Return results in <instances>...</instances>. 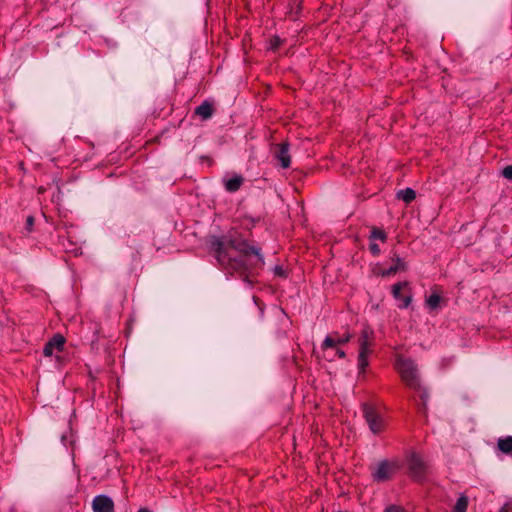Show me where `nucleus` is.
Listing matches in <instances>:
<instances>
[{"label":"nucleus","mask_w":512,"mask_h":512,"mask_svg":"<svg viewBox=\"0 0 512 512\" xmlns=\"http://www.w3.org/2000/svg\"><path fill=\"white\" fill-rule=\"evenodd\" d=\"M65 344V338L61 334L54 335L44 346L45 356H52L55 351H62Z\"/></svg>","instance_id":"9"},{"label":"nucleus","mask_w":512,"mask_h":512,"mask_svg":"<svg viewBox=\"0 0 512 512\" xmlns=\"http://www.w3.org/2000/svg\"><path fill=\"white\" fill-rule=\"evenodd\" d=\"M468 508V498L465 495H461L453 508V512H466Z\"/></svg>","instance_id":"18"},{"label":"nucleus","mask_w":512,"mask_h":512,"mask_svg":"<svg viewBox=\"0 0 512 512\" xmlns=\"http://www.w3.org/2000/svg\"><path fill=\"white\" fill-rule=\"evenodd\" d=\"M259 314H260V317L262 318L263 315H264V309L262 307L259 306Z\"/></svg>","instance_id":"28"},{"label":"nucleus","mask_w":512,"mask_h":512,"mask_svg":"<svg viewBox=\"0 0 512 512\" xmlns=\"http://www.w3.org/2000/svg\"><path fill=\"white\" fill-rule=\"evenodd\" d=\"M502 175H503V177H505L506 179H508V180H512V165H508V166H506V167L502 170Z\"/></svg>","instance_id":"23"},{"label":"nucleus","mask_w":512,"mask_h":512,"mask_svg":"<svg viewBox=\"0 0 512 512\" xmlns=\"http://www.w3.org/2000/svg\"><path fill=\"white\" fill-rule=\"evenodd\" d=\"M276 159L279 161L282 168H288L291 163V158L289 155V144L281 143L278 146V151L276 153Z\"/></svg>","instance_id":"10"},{"label":"nucleus","mask_w":512,"mask_h":512,"mask_svg":"<svg viewBox=\"0 0 512 512\" xmlns=\"http://www.w3.org/2000/svg\"><path fill=\"white\" fill-rule=\"evenodd\" d=\"M373 336V331L369 328H365L362 330L360 338H359V349L371 350V339Z\"/></svg>","instance_id":"15"},{"label":"nucleus","mask_w":512,"mask_h":512,"mask_svg":"<svg viewBox=\"0 0 512 512\" xmlns=\"http://www.w3.org/2000/svg\"><path fill=\"white\" fill-rule=\"evenodd\" d=\"M499 512H505L504 510H499Z\"/></svg>","instance_id":"32"},{"label":"nucleus","mask_w":512,"mask_h":512,"mask_svg":"<svg viewBox=\"0 0 512 512\" xmlns=\"http://www.w3.org/2000/svg\"><path fill=\"white\" fill-rule=\"evenodd\" d=\"M407 465L409 474L413 479L421 481L425 477L426 464L420 454L411 453L407 459Z\"/></svg>","instance_id":"5"},{"label":"nucleus","mask_w":512,"mask_h":512,"mask_svg":"<svg viewBox=\"0 0 512 512\" xmlns=\"http://www.w3.org/2000/svg\"><path fill=\"white\" fill-rule=\"evenodd\" d=\"M395 368L401 376L402 381L411 389L420 387L419 375L415 363L411 359L398 357Z\"/></svg>","instance_id":"2"},{"label":"nucleus","mask_w":512,"mask_h":512,"mask_svg":"<svg viewBox=\"0 0 512 512\" xmlns=\"http://www.w3.org/2000/svg\"><path fill=\"white\" fill-rule=\"evenodd\" d=\"M281 44H282V40L280 39V37L274 36L270 40V49L276 50L277 48H279L281 46Z\"/></svg>","instance_id":"21"},{"label":"nucleus","mask_w":512,"mask_h":512,"mask_svg":"<svg viewBox=\"0 0 512 512\" xmlns=\"http://www.w3.org/2000/svg\"><path fill=\"white\" fill-rule=\"evenodd\" d=\"M497 448L503 454L512 457V436L500 437L497 440Z\"/></svg>","instance_id":"12"},{"label":"nucleus","mask_w":512,"mask_h":512,"mask_svg":"<svg viewBox=\"0 0 512 512\" xmlns=\"http://www.w3.org/2000/svg\"><path fill=\"white\" fill-rule=\"evenodd\" d=\"M383 512H406L405 509L401 506L391 504L387 506Z\"/></svg>","instance_id":"22"},{"label":"nucleus","mask_w":512,"mask_h":512,"mask_svg":"<svg viewBox=\"0 0 512 512\" xmlns=\"http://www.w3.org/2000/svg\"><path fill=\"white\" fill-rule=\"evenodd\" d=\"M33 223H34V219H33V217H32V216H29V217L27 218V226L30 228V227H32V226H33Z\"/></svg>","instance_id":"27"},{"label":"nucleus","mask_w":512,"mask_h":512,"mask_svg":"<svg viewBox=\"0 0 512 512\" xmlns=\"http://www.w3.org/2000/svg\"><path fill=\"white\" fill-rule=\"evenodd\" d=\"M352 338V335L348 332L344 334H340L338 332H333L330 335H327L321 344L322 350H327L329 348H334L336 345H343L349 342Z\"/></svg>","instance_id":"6"},{"label":"nucleus","mask_w":512,"mask_h":512,"mask_svg":"<svg viewBox=\"0 0 512 512\" xmlns=\"http://www.w3.org/2000/svg\"><path fill=\"white\" fill-rule=\"evenodd\" d=\"M370 239L385 242L387 239V235L382 229L375 227L371 230Z\"/></svg>","instance_id":"20"},{"label":"nucleus","mask_w":512,"mask_h":512,"mask_svg":"<svg viewBox=\"0 0 512 512\" xmlns=\"http://www.w3.org/2000/svg\"><path fill=\"white\" fill-rule=\"evenodd\" d=\"M371 350L359 349L358 355V368L361 372H364L366 367L369 365L368 356L370 355Z\"/></svg>","instance_id":"17"},{"label":"nucleus","mask_w":512,"mask_h":512,"mask_svg":"<svg viewBox=\"0 0 512 512\" xmlns=\"http://www.w3.org/2000/svg\"><path fill=\"white\" fill-rule=\"evenodd\" d=\"M500 510H504L505 512H512V499L508 500Z\"/></svg>","instance_id":"25"},{"label":"nucleus","mask_w":512,"mask_h":512,"mask_svg":"<svg viewBox=\"0 0 512 512\" xmlns=\"http://www.w3.org/2000/svg\"><path fill=\"white\" fill-rule=\"evenodd\" d=\"M405 269H406V263L401 258L396 257L394 259V264L392 266H390L388 269L381 271V276L388 277L390 275L397 273L400 270H405Z\"/></svg>","instance_id":"13"},{"label":"nucleus","mask_w":512,"mask_h":512,"mask_svg":"<svg viewBox=\"0 0 512 512\" xmlns=\"http://www.w3.org/2000/svg\"><path fill=\"white\" fill-rule=\"evenodd\" d=\"M407 285H408L407 282H398V283L394 284L391 289L392 295H393L394 299L398 302L397 305L400 309L407 308L411 304V301H412L411 295L402 296V294H401V289Z\"/></svg>","instance_id":"8"},{"label":"nucleus","mask_w":512,"mask_h":512,"mask_svg":"<svg viewBox=\"0 0 512 512\" xmlns=\"http://www.w3.org/2000/svg\"><path fill=\"white\" fill-rule=\"evenodd\" d=\"M93 512H114L113 500L104 494L94 497L92 501Z\"/></svg>","instance_id":"7"},{"label":"nucleus","mask_w":512,"mask_h":512,"mask_svg":"<svg viewBox=\"0 0 512 512\" xmlns=\"http://www.w3.org/2000/svg\"><path fill=\"white\" fill-rule=\"evenodd\" d=\"M369 249H370V252L372 253V255H374V256H378L381 251L379 245L374 242L370 243Z\"/></svg>","instance_id":"24"},{"label":"nucleus","mask_w":512,"mask_h":512,"mask_svg":"<svg viewBox=\"0 0 512 512\" xmlns=\"http://www.w3.org/2000/svg\"><path fill=\"white\" fill-rule=\"evenodd\" d=\"M364 419L374 435H378L386 429L387 419L374 406L368 403L362 405Z\"/></svg>","instance_id":"3"},{"label":"nucleus","mask_w":512,"mask_h":512,"mask_svg":"<svg viewBox=\"0 0 512 512\" xmlns=\"http://www.w3.org/2000/svg\"><path fill=\"white\" fill-rule=\"evenodd\" d=\"M195 114L200 116L203 120L209 119L213 114L212 105L207 101H203L196 107Z\"/></svg>","instance_id":"14"},{"label":"nucleus","mask_w":512,"mask_h":512,"mask_svg":"<svg viewBox=\"0 0 512 512\" xmlns=\"http://www.w3.org/2000/svg\"><path fill=\"white\" fill-rule=\"evenodd\" d=\"M243 177L241 175H234L231 178L224 179V187L227 192L234 193L240 189L243 184Z\"/></svg>","instance_id":"11"},{"label":"nucleus","mask_w":512,"mask_h":512,"mask_svg":"<svg viewBox=\"0 0 512 512\" xmlns=\"http://www.w3.org/2000/svg\"><path fill=\"white\" fill-rule=\"evenodd\" d=\"M441 301L440 295L433 293L426 299V305L430 310H436Z\"/></svg>","instance_id":"19"},{"label":"nucleus","mask_w":512,"mask_h":512,"mask_svg":"<svg viewBox=\"0 0 512 512\" xmlns=\"http://www.w3.org/2000/svg\"><path fill=\"white\" fill-rule=\"evenodd\" d=\"M212 250L220 266L229 273L245 274L247 264L245 258L249 254H254L263 264L264 258L261 249L249 244V242L240 237L226 236L223 239H217L212 243Z\"/></svg>","instance_id":"1"},{"label":"nucleus","mask_w":512,"mask_h":512,"mask_svg":"<svg viewBox=\"0 0 512 512\" xmlns=\"http://www.w3.org/2000/svg\"><path fill=\"white\" fill-rule=\"evenodd\" d=\"M253 300H254L255 304L258 305L256 297H253Z\"/></svg>","instance_id":"31"},{"label":"nucleus","mask_w":512,"mask_h":512,"mask_svg":"<svg viewBox=\"0 0 512 512\" xmlns=\"http://www.w3.org/2000/svg\"><path fill=\"white\" fill-rule=\"evenodd\" d=\"M336 355L338 356V358L340 359H343L345 358L346 354H345V351L342 350V349H336Z\"/></svg>","instance_id":"26"},{"label":"nucleus","mask_w":512,"mask_h":512,"mask_svg":"<svg viewBox=\"0 0 512 512\" xmlns=\"http://www.w3.org/2000/svg\"><path fill=\"white\" fill-rule=\"evenodd\" d=\"M137 512H150L147 508H140Z\"/></svg>","instance_id":"29"},{"label":"nucleus","mask_w":512,"mask_h":512,"mask_svg":"<svg viewBox=\"0 0 512 512\" xmlns=\"http://www.w3.org/2000/svg\"><path fill=\"white\" fill-rule=\"evenodd\" d=\"M397 198L405 203H411L416 198V192L412 188H405L397 192Z\"/></svg>","instance_id":"16"},{"label":"nucleus","mask_w":512,"mask_h":512,"mask_svg":"<svg viewBox=\"0 0 512 512\" xmlns=\"http://www.w3.org/2000/svg\"><path fill=\"white\" fill-rule=\"evenodd\" d=\"M399 468L397 460H381L371 468L372 479L378 483L388 481L392 479Z\"/></svg>","instance_id":"4"},{"label":"nucleus","mask_w":512,"mask_h":512,"mask_svg":"<svg viewBox=\"0 0 512 512\" xmlns=\"http://www.w3.org/2000/svg\"><path fill=\"white\" fill-rule=\"evenodd\" d=\"M281 272H282V269L280 267H276V273L281 274Z\"/></svg>","instance_id":"30"}]
</instances>
